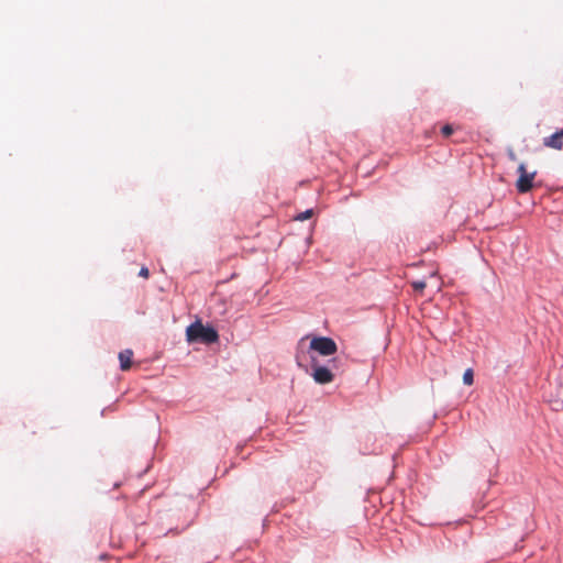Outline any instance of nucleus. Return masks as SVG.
<instances>
[{
    "label": "nucleus",
    "mask_w": 563,
    "mask_h": 563,
    "mask_svg": "<svg viewBox=\"0 0 563 563\" xmlns=\"http://www.w3.org/2000/svg\"><path fill=\"white\" fill-rule=\"evenodd\" d=\"M186 339L188 343L201 342L212 344L218 342L219 334L214 328L206 327L200 320H197L187 327Z\"/></svg>",
    "instance_id": "nucleus-1"
},
{
    "label": "nucleus",
    "mask_w": 563,
    "mask_h": 563,
    "mask_svg": "<svg viewBox=\"0 0 563 563\" xmlns=\"http://www.w3.org/2000/svg\"><path fill=\"white\" fill-rule=\"evenodd\" d=\"M310 349L317 351L320 355L330 356L338 351V345L331 338L317 336L311 340Z\"/></svg>",
    "instance_id": "nucleus-2"
},
{
    "label": "nucleus",
    "mask_w": 563,
    "mask_h": 563,
    "mask_svg": "<svg viewBox=\"0 0 563 563\" xmlns=\"http://www.w3.org/2000/svg\"><path fill=\"white\" fill-rule=\"evenodd\" d=\"M519 178L516 181V188L520 194L530 191L533 187V180L537 175L536 172L528 173L526 165L521 163L517 169Z\"/></svg>",
    "instance_id": "nucleus-3"
},
{
    "label": "nucleus",
    "mask_w": 563,
    "mask_h": 563,
    "mask_svg": "<svg viewBox=\"0 0 563 563\" xmlns=\"http://www.w3.org/2000/svg\"><path fill=\"white\" fill-rule=\"evenodd\" d=\"M312 377L318 384H329L333 380V374L324 366H313Z\"/></svg>",
    "instance_id": "nucleus-4"
},
{
    "label": "nucleus",
    "mask_w": 563,
    "mask_h": 563,
    "mask_svg": "<svg viewBox=\"0 0 563 563\" xmlns=\"http://www.w3.org/2000/svg\"><path fill=\"white\" fill-rule=\"evenodd\" d=\"M543 145L554 150L563 148V129L556 131L552 135L544 137Z\"/></svg>",
    "instance_id": "nucleus-5"
},
{
    "label": "nucleus",
    "mask_w": 563,
    "mask_h": 563,
    "mask_svg": "<svg viewBox=\"0 0 563 563\" xmlns=\"http://www.w3.org/2000/svg\"><path fill=\"white\" fill-rule=\"evenodd\" d=\"M132 357H133L132 350H124L119 353L120 368L122 371H128L131 368Z\"/></svg>",
    "instance_id": "nucleus-6"
},
{
    "label": "nucleus",
    "mask_w": 563,
    "mask_h": 563,
    "mask_svg": "<svg viewBox=\"0 0 563 563\" xmlns=\"http://www.w3.org/2000/svg\"><path fill=\"white\" fill-rule=\"evenodd\" d=\"M463 383L467 386L473 385L474 383V372L472 368H467L463 374Z\"/></svg>",
    "instance_id": "nucleus-7"
},
{
    "label": "nucleus",
    "mask_w": 563,
    "mask_h": 563,
    "mask_svg": "<svg viewBox=\"0 0 563 563\" xmlns=\"http://www.w3.org/2000/svg\"><path fill=\"white\" fill-rule=\"evenodd\" d=\"M411 286L412 288L416 290V291H423V289L426 288L427 284L424 280H415L411 283Z\"/></svg>",
    "instance_id": "nucleus-8"
},
{
    "label": "nucleus",
    "mask_w": 563,
    "mask_h": 563,
    "mask_svg": "<svg viewBox=\"0 0 563 563\" xmlns=\"http://www.w3.org/2000/svg\"><path fill=\"white\" fill-rule=\"evenodd\" d=\"M312 213H313L312 209L306 210V211H303V212L299 213V214L296 217V220H298V221H305V220H307V219L311 218V217H312Z\"/></svg>",
    "instance_id": "nucleus-9"
},
{
    "label": "nucleus",
    "mask_w": 563,
    "mask_h": 563,
    "mask_svg": "<svg viewBox=\"0 0 563 563\" xmlns=\"http://www.w3.org/2000/svg\"><path fill=\"white\" fill-rule=\"evenodd\" d=\"M441 133L443 134L444 137H449L452 135L453 133V128L451 124H445L442 129H441Z\"/></svg>",
    "instance_id": "nucleus-10"
},
{
    "label": "nucleus",
    "mask_w": 563,
    "mask_h": 563,
    "mask_svg": "<svg viewBox=\"0 0 563 563\" xmlns=\"http://www.w3.org/2000/svg\"><path fill=\"white\" fill-rule=\"evenodd\" d=\"M139 276L143 277V278H148L150 276V271L146 266H142L140 272H139Z\"/></svg>",
    "instance_id": "nucleus-11"
},
{
    "label": "nucleus",
    "mask_w": 563,
    "mask_h": 563,
    "mask_svg": "<svg viewBox=\"0 0 563 563\" xmlns=\"http://www.w3.org/2000/svg\"><path fill=\"white\" fill-rule=\"evenodd\" d=\"M509 157H510L511 161H516L517 159L515 153H512V152L509 153Z\"/></svg>",
    "instance_id": "nucleus-12"
}]
</instances>
